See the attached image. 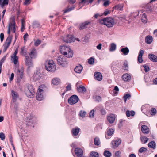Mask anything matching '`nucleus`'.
Listing matches in <instances>:
<instances>
[{"mask_svg": "<svg viewBox=\"0 0 157 157\" xmlns=\"http://www.w3.org/2000/svg\"><path fill=\"white\" fill-rule=\"evenodd\" d=\"M60 53L68 58L71 57L73 56V52L69 46H63L60 47Z\"/></svg>", "mask_w": 157, "mask_h": 157, "instance_id": "f257e3e1", "label": "nucleus"}, {"mask_svg": "<svg viewBox=\"0 0 157 157\" xmlns=\"http://www.w3.org/2000/svg\"><path fill=\"white\" fill-rule=\"evenodd\" d=\"M99 22L101 24L105 25L108 28L112 27L114 23L113 19L110 17L100 19Z\"/></svg>", "mask_w": 157, "mask_h": 157, "instance_id": "f03ea898", "label": "nucleus"}, {"mask_svg": "<svg viewBox=\"0 0 157 157\" xmlns=\"http://www.w3.org/2000/svg\"><path fill=\"white\" fill-rule=\"evenodd\" d=\"M25 92L27 96L29 98H32L34 95V90L32 86L29 85L26 86L25 89Z\"/></svg>", "mask_w": 157, "mask_h": 157, "instance_id": "7ed1b4c3", "label": "nucleus"}, {"mask_svg": "<svg viewBox=\"0 0 157 157\" xmlns=\"http://www.w3.org/2000/svg\"><path fill=\"white\" fill-rule=\"evenodd\" d=\"M55 64L52 60H49L46 62L45 68L48 71L54 72L56 70Z\"/></svg>", "mask_w": 157, "mask_h": 157, "instance_id": "20e7f679", "label": "nucleus"}, {"mask_svg": "<svg viewBox=\"0 0 157 157\" xmlns=\"http://www.w3.org/2000/svg\"><path fill=\"white\" fill-rule=\"evenodd\" d=\"M63 40L66 43H71L74 42L75 40L78 41V38H75L72 35H67L63 37Z\"/></svg>", "mask_w": 157, "mask_h": 157, "instance_id": "39448f33", "label": "nucleus"}, {"mask_svg": "<svg viewBox=\"0 0 157 157\" xmlns=\"http://www.w3.org/2000/svg\"><path fill=\"white\" fill-rule=\"evenodd\" d=\"M65 56H61L57 58V61L58 65L64 67L67 64V62L66 60Z\"/></svg>", "mask_w": 157, "mask_h": 157, "instance_id": "423d86ee", "label": "nucleus"}, {"mask_svg": "<svg viewBox=\"0 0 157 157\" xmlns=\"http://www.w3.org/2000/svg\"><path fill=\"white\" fill-rule=\"evenodd\" d=\"M78 101V96L75 95L71 96L68 99V103L70 105H73L76 103Z\"/></svg>", "mask_w": 157, "mask_h": 157, "instance_id": "0eeeda50", "label": "nucleus"}, {"mask_svg": "<svg viewBox=\"0 0 157 157\" xmlns=\"http://www.w3.org/2000/svg\"><path fill=\"white\" fill-rule=\"evenodd\" d=\"M43 90L39 88L37 91L36 97L38 100L41 101L44 98V96L42 94Z\"/></svg>", "mask_w": 157, "mask_h": 157, "instance_id": "6e6552de", "label": "nucleus"}, {"mask_svg": "<svg viewBox=\"0 0 157 157\" xmlns=\"http://www.w3.org/2000/svg\"><path fill=\"white\" fill-rule=\"evenodd\" d=\"M121 143V140L120 139H117L116 140H114L112 141L111 142V144L112 147L115 148L120 144Z\"/></svg>", "mask_w": 157, "mask_h": 157, "instance_id": "1a4fd4ad", "label": "nucleus"}, {"mask_svg": "<svg viewBox=\"0 0 157 157\" xmlns=\"http://www.w3.org/2000/svg\"><path fill=\"white\" fill-rule=\"evenodd\" d=\"M37 51L35 48L31 49L29 53V56L31 59L36 58L37 56Z\"/></svg>", "mask_w": 157, "mask_h": 157, "instance_id": "9d476101", "label": "nucleus"}, {"mask_svg": "<svg viewBox=\"0 0 157 157\" xmlns=\"http://www.w3.org/2000/svg\"><path fill=\"white\" fill-rule=\"evenodd\" d=\"M90 22L88 21H86L84 23H82L80 26L79 29L82 30L90 27Z\"/></svg>", "mask_w": 157, "mask_h": 157, "instance_id": "9b49d317", "label": "nucleus"}, {"mask_svg": "<svg viewBox=\"0 0 157 157\" xmlns=\"http://www.w3.org/2000/svg\"><path fill=\"white\" fill-rule=\"evenodd\" d=\"M15 21L13 19L10 21V23L9 24L8 28H10L11 31L15 33Z\"/></svg>", "mask_w": 157, "mask_h": 157, "instance_id": "f8f14e48", "label": "nucleus"}, {"mask_svg": "<svg viewBox=\"0 0 157 157\" xmlns=\"http://www.w3.org/2000/svg\"><path fill=\"white\" fill-rule=\"evenodd\" d=\"M25 64L28 66L29 68L32 67L33 66V64L32 62V60L30 59L29 56H25Z\"/></svg>", "mask_w": 157, "mask_h": 157, "instance_id": "ddd939ff", "label": "nucleus"}, {"mask_svg": "<svg viewBox=\"0 0 157 157\" xmlns=\"http://www.w3.org/2000/svg\"><path fill=\"white\" fill-rule=\"evenodd\" d=\"M86 88L82 85L79 86V95L82 96V94H84L86 92Z\"/></svg>", "mask_w": 157, "mask_h": 157, "instance_id": "4468645a", "label": "nucleus"}, {"mask_svg": "<svg viewBox=\"0 0 157 157\" xmlns=\"http://www.w3.org/2000/svg\"><path fill=\"white\" fill-rule=\"evenodd\" d=\"M13 101V102H15L17 99L19 98V95L17 92L12 90L11 91Z\"/></svg>", "mask_w": 157, "mask_h": 157, "instance_id": "2eb2a0df", "label": "nucleus"}, {"mask_svg": "<svg viewBox=\"0 0 157 157\" xmlns=\"http://www.w3.org/2000/svg\"><path fill=\"white\" fill-rule=\"evenodd\" d=\"M11 60L12 62L14 63V64L15 65V68L17 66V67H18V56H11Z\"/></svg>", "mask_w": 157, "mask_h": 157, "instance_id": "dca6fc26", "label": "nucleus"}, {"mask_svg": "<svg viewBox=\"0 0 157 157\" xmlns=\"http://www.w3.org/2000/svg\"><path fill=\"white\" fill-rule=\"evenodd\" d=\"M94 77L95 79L98 81H100L102 79V76L101 73L96 72L94 74Z\"/></svg>", "mask_w": 157, "mask_h": 157, "instance_id": "f3484780", "label": "nucleus"}, {"mask_svg": "<svg viewBox=\"0 0 157 157\" xmlns=\"http://www.w3.org/2000/svg\"><path fill=\"white\" fill-rule=\"evenodd\" d=\"M51 82L53 85H57L61 83V81L59 78H54L52 79Z\"/></svg>", "mask_w": 157, "mask_h": 157, "instance_id": "a211bd4d", "label": "nucleus"}, {"mask_svg": "<svg viewBox=\"0 0 157 157\" xmlns=\"http://www.w3.org/2000/svg\"><path fill=\"white\" fill-rule=\"evenodd\" d=\"M144 53V51L143 50H140L139 53V55L138 57V61L140 63H142L143 61L142 56Z\"/></svg>", "mask_w": 157, "mask_h": 157, "instance_id": "6ab92c4d", "label": "nucleus"}, {"mask_svg": "<svg viewBox=\"0 0 157 157\" xmlns=\"http://www.w3.org/2000/svg\"><path fill=\"white\" fill-rule=\"evenodd\" d=\"M115 118V116L114 114H110L109 115L107 116V119L110 123H113L114 122Z\"/></svg>", "mask_w": 157, "mask_h": 157, "instance_id": "aec40b11", "label": "nucleus"}, {"mask_svg": "<svg viewBox=\"0 0 157 157\" xmlns=\"http://www.w3.org/2000/svg\"><path fill=\"white\" fill-rule=\"evenodd\" d=\"M149 59L152 61L157 62V57L154 54H150L148 55Z\"/></svg>", "mask_w": 157, "mask_h": 157, "instance_id": "412c9836", "label": "nucleus"}, {"mask_svg": "<svg viewBox=\"0 0 157 157\" xmlns=\"http://www.w3.org/2000/svg\"><path fill=\"white\" fill-rule=\"evenodd\" d=\"M141 130L143 133L145 134H147L149 133L148 128L145 125H142L141 126Z\"/></svg>", "mask_w": 157, "mask_h": 157, "instance_id": "4be33fe9", "label": "nucleus"}, {"mask_svg": "<svg viewBox=\"0 0 157 157\" xmlns=\"http://www.w3.org/2000/svg\"><path fill=\"white\" fill-rule=\"evenodd\" d=\"M122 78L123 80L126 82L130 79L131 76L129 74L126 73L123 75Z\"/></svg>", "mask_w": 157, "mask_h": 157, "instance_id": "5701e85b", "label": "nucleus"}, {"mask_svg": "<svg viewBox=\"0 0 157 157\" xmlns=\"http://www.w3.org/2000/svg\"><path fill=\"white\" fill-rule=\"evenodd\" d=\"M114 130L112 128H108L107 129L106 131V138L108 139L109 138L107 137L108 136H110L112 135L113 133Z\"/></svg>", "mask_w": 157, "mask_h": 157, "instance_id": "b1692460", "label": "nucleus"}, {"mask_svg": "<svg viewBox=\"0 0 157 157\" xmlns=\"http://www.w3.org/2000/svg\"><path fill=\"white\" fill-rule=\"evenodd\" d=\"M120 51L121 52H122L123 54L125 55H127L129 52V50L127 47H125L121 48Z\"/></svg>", "mask_w": 157, "mask_h": 157, "instance_id": "393cba45", "label": "nucleus"}, {"mask_svg": "<svg viewBox=\"0 0 157 157\" xmlns=\"http://www.w3.org/2000/svg\"><path fill=\"white\" fill-rule=\"evenodd\" d=\"M148 146L149 147L151 148L154 149L155 148V143L154 141H151L148 143Z\"/></svg>", "mask_w": 157, "mask_h": 157, "instance_id": "a878e982", "label": "nucleus"}, {"mask_svg": "<svg viewBox=\"0 0 157 157\" xmlns=\"http://www.w3.org/2000/svg\"><path fill=\"white\" fill-rule=\"evenodd\" d=\"M135 114L134 111L132 110L130 112L129 110H127L126 111V114L127 117H129L130 115L132 116H134Z\"/></svg>", "mask_w": 157, "mask_h": 157, "instance_id": "bb28decb", "label": "nucleus"}, {"mask_svg": "<svg viewBox=\"0 0 157 157\" xmlns=\"http://www.w3.org/2000/svg\"><path fill=\"white\" fill-rule=\"evenodd\" d=\"M140 140L142 143L143 144L146 143L148 140V139L147 138L144 136H141L140 137Z\"/></svg>", "mask_w": 157, "mask_h": 157, "instance_id": "cd10ccee", "label": "nucleus"}, {"mask_svg": "<svg viewBox=\"0 0 157 157\" xmlns=\"http://www.w3.org/2000/svg\"><path fill=\"white\" fill-rule=\"evenodd\" d=\"M145 42L148 44L151 43L152 41V38L151 36H148L145 38Z\"/></svg>", "mask_w": 157, "mask_h": 157, "instance_id": "c85d7f7f", "label": "nucleus"}, {"mask_svg": "<svg viewBox=\"0 0 157 157\" xmlns=\"http://www.w3.org/2000/svg\"><path fill=\"white\" fill-rule=\"evenodd\" d=\"M123 7V4H120L116 5V6L113 7V8H114L115 9L121 11L122 10Z\"/></svg>", "mask_w": 157, "mask_h": 157, "instance_id": "c756f323", "label": "nucleus"}, {"mask_svg": "<svg viewBox=\"0 0 157 157\" xmlns=\"http://www.w3.org/2000/svg\"><path fill=\"white\" fill-rule=\"evenodd\" d=\"M15 70L17 71V73L18 74H19L20 78H22L23 75V72L21 71L18 68V67H17V66L16 67Z\"/></svg>", "mask_w": 157, "mask_h": 157, "instance_id": "7c9ffc66", "label": "nucleus"}, {"mask_svg": "<svg viewBox=\"0 0 157 157\" xmlns=\"http://www.w3.org/2000/svg\"><path fill=\"white\" fill-rule=\"evenodd\" d=\"M116 49V45L114 43H112L110 44V48L109 50L110 51H113L115 50Z\"/></svg>", "mask_w": 157, "mask_h": 157, "instance_id": "2f4dec72", "label": "nucleus"}, {"mask_svg": "<svg viewBox=\"0 0 157 157\" xmlns=\"http://www.w3.org/2000/svg\"><path fill=\"white\" fill-rule=\"evenodd\" d=\"M78 133V128L73 129L72 131V133L73 136H76Z\"/></svg>", "mask_w": 157, "mask_h": 157, "instance_id": "473e14b6", "label": "nucleus"}, {"mask_svg": "<svg viewBox=\"0 0 157 157\" xmlns=\"http://www.w3.org/2000/svg\"><path fill=\"white\" fill-rule=\"evenodd\" d=\"M104 155L107 157H110L112 155L111 153L108 151H105L103 153Z\"/></svg>", "mask_w": 157, "mask_h": 157, "instance_id": "72a5a7b5", "label": "nucleus"}, {"mask_svg": "<svg viewBox=\"0 0 157 157\" xmlns=\"http://www.w3.org/2000/svg\"><path fill=\"white\" fill-rule=\"evenodd\" d=\"M131 97V95L129 94H127L123 97L124 102H126L127 99H129Z\"/></svg>", "mask_w": 157, "mask_h": 157, "instance_id": "f704fd0d", "label": "nucleus"}, {"mask_svg": "<svg viewBox=\"0 0 157 157\" xmlns=\"http://www.w3.org/2000/svg\"><path fill=\"white\" fill-rule=\"evenodd\" d=\"M99 155L98 153L97 152H92L90 155V157H98Z\"/></svg>", "mask_w": 157, "mask_h": 157, "instance_id": "c9c22d12", "label": "nucleus"}, {"mask_svg": "<svg viewBox=\"0 0 157 157\" xmlns=\"http://www.w3.org/2000/svg\"><path fill=\"white\" fill-rule=\"evenodd\" d=\"M94 144L95 145L98 146L100 144V140L98 138H95L94 141Z\"/></svg>", "mask_w": 157, "mask_h": 157, "instance_id": "e433bc0d", "label": "nucleus"}, {"mask_svg": "<svg viewBox=\"0 0 157 157\" xmlns=\"http://www.w3.org/2000/svg\"><path fill=\"white\" fill-rule=\"evenodd\" d=\"M122 69L124 71H128V64L127 62H125L124 63Z\"/></svg>", "mask_w": 157, "mask_h": 157, "instance_id": "4c0bfd02", "label": "nucleus"}, {"mask_svg": "<svg viewBox=\"0 0 157 157\" xmlns=\"http://www.w3.org/2000/svg\"><path fill=\"white\" fill-rule=\"evenodd\" d=\"M88 63L90 65L93 64L94 63V59L93 57L90 58L88 61Z\"/></svg>", "mask_w": 157, "mask_h": 157, "instance_id": "58836bf2", "label": "nucleus"}, {"mask_svg": "<svg viewBox=\"0 0 157 157\" xmlns=\"http://www.w3.org/2000/svg\"><path fill=\"white\" fill-rule=\"evenodd\" d=\"M150 113L151 115H155L156 113V109L153 108H152L151 110Z\"/></svg>", "mask_w": 157, "mask_h": 157, "instance_id": "ea45409f", "label": "nucleus"}, {"mask_svg": "<svg viewBox=\"0 0 157 157\" xmlns=\"http://www.w3.org/2000/svg\"><path fill=\"white\" fill-rule=\"evenodd\" d=\"M86 113L83 111H81L79 114V115L82 118H84L85 117L86 115Z\"/></svg>", "mask_w": 157, "mask_h": 157, "instance_id": "a19ab883", "label": "nucleus"}, {"mask_svg": "<svg viewBox=\"0 0 157 157\" xmlns=\"http://www.w3.org/2000/svg\"><path fill=\"white\" fill-rule=\"evenodd\" d=\"M84 150V149L79 148V157H82L83 156L84 153L83 151Z\"/></svg>", "mask_w": 157, "mask_h": 157, "instance_id": "79ce46f5", "label": "nucleus"}, {"mask_svg": "<svg viewBox=\"0 0 157 157\" xmlns=\"http://www.w3.org/2000/svg\"><path fill=\"white\" fill-rule=\"evenodd\" d=\"M147 151V149L145 147H142L139 150V152L142 153L144 152H145Z\"/></svg>", "mask_w": 157, "mask_h": 157, "instance_id": "37998d69", "label": "nucleus"}, {"mask_svg": "<svg viewBox=\"0 0 157 157\" xmlns=\"http://www.w3.org/2000/svg\"><path fill=\"white\" fill-rule=\"evenodd\" d=\"M40 73H36V74H35L34 75V77L35 78V79L36 80H37L38 79H39L40 78Z\"/></svg>", "mask_w": 157, "mask_h": 157, "instance_id": "c03bdc74", "label": "nucleus"}, {"mask_svg": "<svg viewBox=\"0 0 157 157\" xmlns=\"http://www.w3.org/2000/svg\"><path fill=\"white\" fill-rule=\"evenodd\" d=\"M24 48H25L24 47L21 48V53L24 56H25L26 54L27 53L26 50H25Z\"/></svg>", "mask_w": 157, "mask_h": 157, "instance_id": "a18cd8bd", "label": "nucleus"}, {"mask_svg": "<svg viewBox=\"0 0 157 157\" xmlns=\"http://www.w3.org/2000/svg\"><path fill=\"white\" fill-rule=\"evenodd\" d=\"M11 37H10L9 36H8L6 40L5 43L10 45L11 43Z\"/></svg>", "mask_w": 157, "mask_h": 157, "instance_id": "49530a36", "label": "nucleus"}, {"mask_svg": "<svg viewBox=\"0 0 157 157\" xmlns=\"http://www.w3.org/2000/svg\"><path fill=\"white\" fill-rule=\"evenodd\" d=\"M41 43V41L39 39H37L34 43V45L37 46Z\"/></svg>", "mask_w": 157, "mask_h": 157, "instance_id": "de8ad7c7", "label": "nucleus"}, {"mask_svg": "<svg viewBox=\"0 0 157 157\" xmlns=\"http://www.w3.org/2000/svg\"><path fill=\"white\" fill-rule=\"evenodd\" d=\"M121 152L120 151H117L115 153L116 157H121Z\"/></svg>", "mask_w": 157, "mask_h": 157, "instance_id": "09e8293b", "label": "nucleus"}, {"mask_svg": "<svg viewBox=\"0 0 157 157\" xmlns=\"http://www.w3.org/2000/svg\"><path fill=\"white\" fill-rule=\"evenodd\" d=\"M100 111L102 115H105L106 113V112L104 109L102 108L101 109Z\"/></svg>", "mask_w": 157, "mask_h": 157, "instance_id": "8fccbe9b", "label": "nucleus"}, {"mask_svg": "<svg viewBox=\"0 0 157 157\" xmlns=\"http://www.w3.org/2000/svg\"><path fill=\"white\" fill-rule=\"evenodd\" d=\"M94 115V110H91L89 114V117H93Z\"/></svg>", "mask_w": 157, "mask_h": 157, "instance_id": "3c124183", "label": "nucleus"}, {"mask_svg": "<svg viewBox=\"0 0 157 157\" xmlns=\"http://www.w3.org/2000/svg\"><path fill=\"white\" fill-rule=\"evenodd\" d=\"M74 7H73V8H67V9H66L65 10L64 12V13H66L67 12H68L71 10Z\"/></svg>", "mask_w": 157, "mask_h": 157, "instance_id": "603ef678", "label": "nucleus"}, {"mask_svg": "<svg viewBox=\"0 0 157 157\" xmlns=\"http://www.w3.org/2000/svg\"><path fill=\"white\" fill-rule=\"evenodd\" d=\"M75 154L76 156L77 157H78V147H77L75 150Z\"/></svg>", "mask_w": 157, "mask_h": 157, "instance_id": "864d4df0", "label": "nucleus"}, {"mask_svg": "<svg viewBox=\"0 0 157 157\" xmlns=\"http://www.w3.org/2000/svg\"><path fill=\"white\" fill-rule=\"evenodd\" d=\"M10 45V44H6V43L3 45V46H4V50L5 51L7 49L9 46Z\"/></svg>", "mask_w": 157, "mask_h": 157, "instance_id": "5fc2aeb1", "label": "nucleus"}, {"mask_svg": "<svg viewBox=\"0 0 157 157\" xmlns=\"http://www.w3.org/2000/svg\"><path fill=\"white\" fill-rule=\"evenodd\" d=\"M0 138L2 140H3L5 139V136L4 134L2 133H0Z\"/></svg>", "mask_w": 157, "mask_h": 157, "instance_id": "6e6d98bb", "label": "nucleus"}, {"mask_svg": "<svg viewBox=\"0 0 157 157\" xmlns=\"http://www.w3.org/2000/svg\"><path fill=\"white\" fill-rule=\"evenodd\" d=\"M34 28H39L40 27V25L37 22H35L33 25Z\"/></svg>", "mask_w": 157, "mask_h": 157, "instance_id": "4d7b16f0", "label": "nucleus"}, {"mask_svg": "<svg viewBox=\"0 0 157 157\" xmlns=\"http://www.w3.org/2000/svg\"><path fill=\"white\" fill-rule=\"evenodd\" d=\"M66 91H69L71 90V85L70 83H69L68 85L66 87Z\"/></svg>", "mask_w": 157, "mask_h": 157, "instance_id": "13d9d810", "label": "nucleus"}, {"mask_svg": "<svg viewBox=\"0 0 157 157\" xmlns=\"http://www.w3.org/2000/svg\"><path fill=\"white\" fill-rule=\"evenodd\" d=\"M110 12L111 11L110 10H107L104 11L103 14L104 16H106L108 14H109L110 13Z\"/></svg>", "mask_w": 157, "mask_h": 157, "instance_id": "bf43d9fd", "label": "nucleus"}, {"mask_svg": "<svg viewBox=\"0 0 157 157\" xmlns=\"http://www.w3.org/2000/svg\"><path fill=\"white\" fill-rule=\"evenodd\" d=\"M14 74L13 73H12L10 77L9 81L10 82L14 78Z\"/></svg>", "mask_w": 157, "mask_h": 157, "instance_id": "052dcab7", "label": "nucleus"}, {"mask_svg": "<svg viewBox=\"0 0 157 157\" xmlns=\"http://www.w3.org/2000/svg\"><path fill=\"white\" fill-rule=\"evenodd\" d=\"M0 40L1 42H2L4 40V34L3 33H2L0 34Z\"/></svg>", "mask_w": 157, "mask_h": 157, "instance_id": "680f3d73", "label": "nucleus"}, {"mask_svg": "<svg viewBox=\"0 0 157 157\" xmlns=\"http://www.w3.org/2000/svg\"><path fill=\"white\" fill-rule=\"evenodd\" d=\"M144 70L145 72H147L149 71V68L146 65H144Z\"/></svg>", "mask_w": 157, "mask_h": 157, "instance_id": "e2e57ef3", "label": "nucleus"}, {"mask_svg": "<svg viewBox=\"0 0 157 157\" xmlns=\"http://www.w3.org/2000/svg\"><path fill=\"white\" fill-rule=\"evenodd\" d=\"M81 2L79 3V6L81 3L84 4L88 2V0H81Z\"/></svg>", "mask_w": 157, "mask_h": 157, "instance_id": "0e129e2a", "label": "nucleus"}, {"mask_svg": "<svg viewBox=\"0 0 157 157\" xmlns=\"http://www.w3.org/2000/svg\"><path fill=\"white\" fill-rule=\"evenodd\" d=\"M9 140L11 142V144H12L13 143V140L12 136L11 135H10L9 136Z\"/></svg>", "mask_w": 157, "mask_h": 157, "instance_id": "69168bd1", "label": "nucleus"}, {"mask_svg": "<svg viewBox=\"0 0 157 157\" xmlns=\"http://www.w3.org/2000/svg\"><path fill=\"white\" fill-rule=\"evenodd\" d=\"M148 6V8H146L147 9L146 10L147 11H150V12L151 10V6H149V4H147L146 7H147Z\"/></svg>", "mask_w": 157, "mask_h": 157, "instance_id": "338daca9", "label": "nucleus"}, {"mask_svg": "<svg viewBox=\"0 0 157 157\" xmlns=\"http://www.w3.org/2000/svg\"><path fill=\"white\" fill-rule=\"evenodd\" d=\"M28 36V34L27 33H26L24 35V36H23V38H24L25 41H27V37Z\"/></svg>", "mask_w": 157, "mask_h": 157, "instance_id": "774afa93", "label": "nucleus"}]
</instances>
